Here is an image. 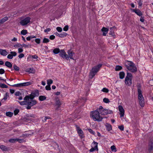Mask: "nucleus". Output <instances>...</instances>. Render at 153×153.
I'll return each mask as SVG.
<instances>
[{
    "mask_svg": "<svg viewBox=\"0 0 153 153\" xmlns=\"http://www.w3.org/2000/svg\"><path fill=\"white\" fill-rule=\"evenodd\" d=\"M91 117L94 121H101L103 119V118L100 115L99 112L96 110L92 111Z\"/></svg>",
    "mask_w": 153,
    "mask_h": 153,
    "instance_id": "nucleus-1",
    "label": "nucleus"
},
{
    "mask_svg": "<svg viewBox=\"0 0 153 153\" xmlns=\"http://www.w3.org/2000/svg\"><path fill=\"white\" fill-rule=\"evenodd\" d=\"M102 65L101 64L98 65L97 66L94 67L92 68L90 73V77L92 79L95 75L96 73L99 71Z\"/></svg>",
    "mask_w": 153,
    "mask_h": 153,
    "instance_id": "nucleus-2",
    "label": "nucleus"
},
{
    "mask_svg": "<svg viewBox=\"0 0 153 153\" xmlns=\"http://www.w3.org/2000/svg\"><path fill=\"white\" fill-rule=\"evenodd\" d=\"M132 74L129 73L127 72V76L125 79V83L126 85L130 86L132 84Z\"/></svg>",
    "mask_w": 153,
    "mask_h": 153,
    "instance_id": "nucleus-3",
    "label": "nucleus"
},
{
    "mask_svg": "<svg viewBox=\"0 0 153 153\" xmlns=\"http://www.w3.org/2000/svg\"><path fill=\"white\" fill-rule=\"evenodd\" d=\"M137 88L138 99L139 100H142L144 98L142 94V91L141 90V85L140 83H138L137 84Z\"/></svg>",
    "mask_w": 153,
    "mask_h": 153,
    "instance_id": "nucleus-4",
    "label": "nucleus"
},
{
    "mask_svg": "<svg viewBox=\"0 0 153 153\" xmlns=\"http://www.w3.org/2000/svg\"><path fill=\"white\" fill-rule=\"evenodd\" d=\"M125 64L128 70H131V71L134 70V69H133L134 70H132L131 69V67L132 65H134V64L132 62L127 60L125 62Z\"/></svg>",
    "mask_w": 153,
    "mask_h": 153,
    "instance_id": "nucleus-5",
    "label": "nucleus"
},
{
    "mask_svg": "<svg viewBox=\"0 0 153 153\" xmlns=\"http://www.w3.org/2000/svg\"><path fill=\"white\" fill-rule=\"evenodd\" d=\"M30 17H27L22 20L20 22V24L22 26H25L30 22Z\"/></svg>",
    "mask_w": 153,
    "mask_h": 153,
    "instance_id": "nucleus-6",
    "label": "nucleus"
},
{
    "mask_svg": "<svg viewBox=\"0 0 153 153\" xmlns=\"http://www.w3.org/2000/svg\"><path fill=\"white\" fill-rule=\"evenodd\" d=\"M59 55L64 59H65L67 60H68L69 59L68 56L66 54L64 50H61L60 51Z\"/></svg>",
    "mask_w": 153,
    "mask_h": 153,
    "instance_id": "nucleus-7",
    "label": "nucleus"
},
{
    "mask_svg": "<svg viewBox=\"0 0 153 153\" xmlns=\"http://www.w3.org/2000/svg\"><path fill=\"white\" fill-rule=\"evenodd\" d=\"M30 95L31 97V100L33 99L36 96H38L39 95L38 90H36L32 92Z\"/></svg>",
    "mask_w": 153,
    "mask_h": 153,
    "instance_id": "nucleus-8",
    "label": "nucleus"
},
{
    "mask_svg": "<svg viewBox=\"0 0 153 153\" xmlns=\"http://www.w3.org/2000/svg\"><path fill=\"white\" fill-rule=\"evenodd\" d=\"M119 110L120 111V117H122L124 116V110L123 107L121 105L118 106Z\"/></svg>",
    "mask_w": 153,
    "mask_h": 153,
    "instance_id": "nucleus-9",
    "label": "nucleus"
},
{
    "mask_svg": "<svg viewBox=\"0 0 153 153\" xmlns=\"http://www.w3.org/2000/svg\"><path fill=\"white\" fill-rule=\"evenodd\" d=\"M35 116L33 114H28L26 115L25 117V119L26 120H31V118H30V117L35 118Z\"/></svg>",
    "mask_w": 153,
    "mask_h": 153,
    "instance_id": "nucleus-10",
    "label": "nucleus"
},
{
    "mask_svg": "<svg viewBox=\"0 0 153 153\" xmlns=\"http://www.w3.org/2000/svg\"><path fill=\"white\" fill-rule=\"evenodd\" d=\"M77 130L81 138H82L83 137V133L82 131L77 126Z\"/></svg>",
    "mask_w": 153,
    "mask_h": 153,
    "instance_id": "nucleus-11",
    "label": "nucleus"
},
{
    "mask_svg": "<svg viewBox=\"0 0 153 153\" xmlns=\"http://www.w3.org/2000/svg\"><path fill=\"white\" fill-rule=\"evenodd\" d=\"M116 29V27H111L110 30L109 34L111 35L112 36H115L114 31Z\"/></svg>",
    "mask_w": 153,
    "mask_h": 153,
    "instance_id": "nucleus-12",
    "label": "nucleus"
},
{
    "mask_svg": "<svg viewBox=\"0 0 153 153\" xmlns=\"http://www.w3.org/2000/svg\"><path fill=\"white\" fill-rule=\"evenodd\" d=\"M37 103V102L36 100H31V102H27V105H30L31 106H32L35 105Z\"/></svg>",
    "mask_w": 153,
    "mask_h": 153,
    "instance_id": "nucleus-13",
    "label": "nucleus"
},
{
    "mask_svg": "<svg viewBox=\"0 0 153 153\" xmlns=\"http://www.w3.org/2000/svg\"><path fill=\"white\" fill-rule=\"evenodd\" d=\"M153 149V143L151 141L149 142L148 145V151L149 152H151Z\"/></svg>",
    "mask_w": 153,
    "mask_h": 153,
    "instance_id": "nucleus-14",
    "label": "nucleus"
},
{
    "mask_svg": "<svg viewBox=\"0 0 153 153\" xmlns=\"http://www.w3.org/2000/svg\"><path fill=\"white\" fill-rule=\"evenodd\" d=\"M101 31L103 32L102 35L104 36H105L106 34L108 33V29L107 28L103 27Z\"/></svg>",
    "mask_w": 153,
    "mask_h": 153,
    "instance_id": "nucleus-15",
    "label": "nucleus"
},
{
    "mask_svg": "<svg viewBox=\"0 0 153 153\" xmlns=\"http://www.w3.org/2000/svg\"><path fill=\"white\" fill-rule=\"evenodd\" d=\"M25 71L27 72H28L29 73H35V70H34L33 68H29L26 70Z\"/></svg>",
    "mask_w": 153,
    "mask_h": 153,
    "instance_id": "nucleus-16",
    "label": "nucleus"
},
{
    "mask_svg": "<svg viewBox=\"0 0 153 153\" xmlns=\"http://www.w3.org/2000/svg\"><path fill=\"white\" fill-rule=\"evenodd\" d=\"M133 10L137 15L139 16H141L142 15V12L138 9H133Z\"/></svg>",
    "mask_w": 153,
    "mask_h": 153,
    "instance_id": "nucleus-17",
    "label": "nucleus"
},
{
    "mask_svg": "<svg viewBox=\"0 0 153 153\" xmlns=\"http://www.w3.org/2000/svg\"><path fill=\"white\" fill-rule=\"evenodd\" d=\"M7 52L5 50H0V54L1 55L4 56H5L7 54Z\"/></svg>",
    "mask_w": 153,
    "mask_h": 153,
    "instance_id": "nucleus-18",
    "label": "nucleus"
},
{
    "mask_svg": "<svg viewBox=\"0 0 153 153\" xmlns=\"http://www.w3.org/2000/svg\"><path fill=\"white\" fill-rule=\"evenodd\" d=\"M8 20V18L7 16L1 19H0V25L3 24Z\"/></svg>",
    "mask_w": 153,
    "mask_h": 153,
    "instance_id": "nucleus-19",
    "label": "nucleus"
},
{
    "mask_svg": "<svg viewBox=\"0 0 153 153\" xmlns=\"http://www.w3.org/2000/svg\"><path fill=\"white\" fill-rule=\"evenodd\" d=\"M56 105L57 106V108L56 109V110L58 109V108L60 107L61 105V103L59 101V99H57L56 101L55 102Z\"/></svg>",
    "mask_w": 153,
    "mask_h": 153,
    "instance_id": "nucleus-20",
    "label": "nucleus"
},
{
    "mask_svg": "<svg viewBox=\"0 0 153 153\" xmlns=\"http://www.w3.org/2000/svg\"><path fill=\"white\" fill-rule=\"evenodd\" d=\"M131 69L132 70H134L133 69H134V70L133 71H131V70H129V71H130L131 72L133 73H135L137 71V68H136V66H135V64H134V65H132L131 67Z\"/></svg>",
    "mask_w": 153,
    "mask_h": 153,
    "instance_id": "nucleus-21",
    "label": "nucleus"
},
{
    "mask_svg": "<svg viewBox=\"0 0 153 153\" xmlns=\"http://www.w3.org/2000/svg\"><path fill=\"white\" fill-rule=\"evenodd\" d=\"M105 126L107 130L108 131H110L112 130V127L111 125L108 123H106L105 125Z\"/></svg>",
    "mask_w": 153,
    "mask_h": 153,
    "instance_id": "nucleus-22",
    "label": "nucleus"
},
{
    "mask_svg": "<svg viewBox=\"0 0 153 153\" xmlns=\"http://www.w3.org/2000/svg\"><path fill=\"white\" fill-rule=\"evenodd\" d=\"M97 143L94 141L93 143L91 144V146L92 147L95 148L97 149V151L98 150V148L97 147Z\"/></svg>",
    "mask_w": 153,
    "mask_h": 153,
    "instance_id": "nucleus-23",
    "label": "nucleus"
},
{
    "mask_svg": "<svg viewBox=\"0 0 153 153\" xmlns=\"http://www.w3.org/2000/svg\"><path fill=\"white\" fill-rule=\"evenodd\" d=\"M68 53L69 57L72 59H73V56L74 55L75 53H74L70 51H68Z\"/></svg>",
    "mask_w": 153,
    "mask_h": 153,
    "instance_id": "nucleus-24",
    "label": "nucleus"
},
{
    "mask_svg": "<svg viewBox=\"0 0 153 153\" xmlns=\"http://www.w3.org/2000/svg\"><path fill=\"white\" fill-rule=\"evenodd\" d=\"M119 75L120 79H122L124 77L125 74L124 72L122 71L120 72Z\"/></svg>",
    "mask_w": 153,
    "mask_h": 153,
    "instance_id": "nucleus-25",
    "label": "nucleus"
},
{
    "mask_svg": "<svg viewBox=\"0 0 153 153\" xmlns=\"http://www.w3.org/2000/svg\"><path fill=\"white\" fill-rule=\"evenodd\" d=\"M106 111L107 109H103L102 110L100 111L99 113L102 115H105L107 114Z\"/></svg>",
    "mask_w": 153,
    "mask_h": 153,
    "instance_id": "nucleus-26",
    "label": "nucleus"
},
{
    "mask_svg": "<svg viewBox=\"0 0 153 153\" xmlns=\"http://www.w3.org/2000/svg\"><path fill=\"white\" fill-rule=\"evenodd\" d=\"M5 65L9 68H12V65L11 63L8 61H6L5 62Z\"/></svg>",
    "mask_w": 153,
    "mask_h": 153,
    "instance_id": "nucleus-27",
    "label": "nucleus"
},
{
    "mask_svg": "<svg viewBox=\"0 0 153 153\" xmlns=\"http://www.w3.org/2000/svg\"><path fill=\"white\" fill-rule=\"evenodd\" d=\"M8 85L12 86L14 87H22V83L15 84L13 85H10L9 84L7 83Z\"/></svg>",
    "mask_w": 153,
    "mask_h": 153,
    "instance_id": "nucleus-28",
    "label": "nucleus"
},
{
    "mask_svg": "<svg viewBox=\"0 0 153 153\" xmlns=\"http://www.w3.org/2000/svg\"><path fill=\"white\" fill-rule=\"evenodd\" d=\"M31 84L32 82H30L22 83V87L28 86L30 85Z\"/></svg>",
    "mask_w": 153,
    "mask_h": 153,
    "instance_id": "nucleus-29",
    "label": "nucleus"
},
{
    "mask_svg": "<svg viewBox=\"0 0 153 153\" xmlns=\"http://www.w3.org/2000/svg\"><path fill=\"white\" fill-rule=\"evenodd\" d=\"M46 98V97L44 96H40L39 97V100L41 101H42L45 100Z\"/></svg>",
    "mask_w": 153,
    "mask_h": 153,
    "instance_id": "nucleus-30",
    "label": "nucleus"
},
{
    "mask_svg": "<svg viewBox=\"0 0 153 153\" xmlns=\"http://www.w3.org/2000/svg\"><path fill=\"white\" fill-rule=\"evenodd\" d=\"M60 49L58 48H56L53 50V52L55 54H57L59 53Z\"/></svg>",
    "mask_w": 153,
    "mask_h": 153,
    "instance_id": "nucleus-31",
    "label": "nucleus"
},
{
    "mask_svg": "<svg viewBox=\"0 0 153 153\" xmlns=\"http://www.w3.org/2000/svg\"><path fill=\"white\" fill-rule=\"evenodd\" d=\"M139 100V104H140V106L141 107H143L144 106V104H145V102H144V100Z\"/></svg>",
    "mask_w": 153,
    "mask_h": 153,
    "instance_id": "nucleus-32",
    "label": "nucleus"
},
{
    "mask_svg": "<svg viewBox=\"0 0 153 153\" xmlns=\"http://www.w3.org/2000/svg\"><path fill=\"white\" fill-rule=\"evenodd\" d=\"M122 69V67L120 65H117L115 67V70L116 71H118L121 70Z\"/></svg>",
    "mask_w": 153,
    "mask_h": 153,
    "instance_id": "nucleus-33",
    "label": "nucleus"
},
{
    "mask_svg": "<svg viewBox=\"0 0 153 153\" xmlns=\"http://www.w3.org/2000/svg\"><path fill=\"white\" fill-rule=\"evenodd\" d=\"M67 35V33H66L63 32L62 33L59 34V37H64L65 36H66Z\"/></svg>",
    "mask_w": 153,
    "mask_h": 153,
    "instance_id": "nucleus-34",
    "label": "nucleus"
},
{
    "mask_svg": "<svg viewBox=\"0 0 153 153\" xmlns=\"http://www.w3.org/2000/svg\"><path fill=\"white\" fill-rule=\"evenodd\" d=\"M0 148L3 151H5L7 150V149L4 146L1 145L0 146Z\"/></svg>",
    "mask_w": 153,
    "mask_h": 153,
    "instance_id": "nucleus-35",
    "label": "nucleus"
},
{
    "mask_svg": "<svg viewBox=\"0 0 153 153\" xmlns=\"http://www.w3.org/2000/svg\"><path fill=\"white\" fill-rule=\"evenodd\" d=\"M31 97L30 96H30L28 95L26 96L24 98V100L25 101H28L30 99H31Z\"/></svg>",
    "mask_w": 153,
    "mask_h": 153,
    "instance_id": "nucleus-36",
    "label": "nucleus"
},
{
    "mask_svg": "<svg viewBox=\"0 0 153 153\" xmlns=\"http://www.w3.org/2000/svg\"><path fill=\"white\" fill-rule=\"evenodd\" d=\"M6 115L7 116L11 117L13 115V113L10 112H7L6 113Z\"/></svg>",
    "mask_w": 153,
    "mask_h": 153,
    "instance_id": "nucleus-37",
    "label": "nucleus"
},
{
    "mask_svg": "<svg viewBox=\"0 0 153 153\" xmlns=\"http://www.w3.org/2000/svg\"><path fill=\"white\" fill-rule=\"evenodd\" d=\"M0 87L2 88H7L8 86L4 84L0 83Z\"/></svg>",
    "mask_w": 153,
    "mask_h": 153,
    "instance_id": "nucleus-38",
    "label": "nucleus"
},
{
    "mask_svg": "<svg viewBox=\"0 0 153 153\" xmlns=\"http://www.w3.org/2000/svg\"><path fill=\"white\" fill-rule=\"evenodd\" d=\"M50 41L47 38H44L43 40V43H47Z\"/></svg>",
    "mask_w": 153,
    "mask_h": 153,
    "instance_id": "nucleus-39",
    "label": "nucleus"
},
{
    "mask_svg": "<svg viewBox=\"0 0 153 153\" xmlns=\"http://www.w3.org/2000/svg\"><path fill=\"white\" fill-rule=\"evenodd\" d=\"M9 142L11 143H14L17 141V138L11 139L9 140Z\"/></svg>",
    "mask_w": 153,
    "mask_h": 153,
    "instance_id": "nucleus-40",
    "label": "nucleus"
},
{
    "mask_svg": "<svg viewBox=\"0 0 153 153\" xmlns=\"http://www.w3.org/2000/svg\"><path fill=\"white\" fill-rule=\"evenodd\" d=\"M21 34L23 35H25L27 33V31L26 30H23L21 31Z\"/></svg>",
    "mask_w": 153,
    "mask_h": 153,
    "instance_id": "nucleus-41",
    "label": "nucleus"
},
{
    "mask_svg": "<svg viewBox=\"0 0 153 153\" xmlns=\"http://www.w3.org/2000/svg\"><path fill=\"white\" fill-rule=\"evenodd\" d=\"M22 48L25 47V48H29V47H30L31 46V45H29V44H28V45H26V44H23L22 45Z\"/></svg>",
    "mask_w": 153,
    "mask_h": 153,
    "instance_id": "nucleus-42",
    "label": "nucleus"
},
{
    "mask_svg": "<svg viewBox=\"0 0 153 153\" xmlns=\"http://www.w3.org/2000/svg\"><path fill=\"white\" fill-rule=\"evenodd\" d=\"M53 82V81L51 79H49L47 80V83L48 85H50Z\"/></svg>",
    "mask_w": 153,
    "mask_h": 153,
    "instance_id": "nucleus-43",
    "label": "nucleus"
},
{
    "mask_svg": "<svg viewBox=\"0 0 153 153\" xmlns=\"http://www.w3.org/2000/svg\"><path fill=\"white\" fill-rule=\"evenodd\" d=\"M13 68L14 70L16 71H19V68L15 64L13 65Z\"/></svg>",
    "mask_w": 153,
    "mask_h": 153,
    "instance_id": "nucleus-44",
    "label": "nucleus"
},
{
    "mask_svg": "<svg viewBox=\"0 0 153 153\" xmlns=\"http://www.w3.org/2000/svg\"><path fill=\"white\" fill-rule=\"evenodd\" d=\"M18 102L21 105H24L27 104L26 103H27V102L26 101H22L21 102L18 101Z\"/></svg>",
    "mask_w": 153,
    "mask_h": 153,
    "instance_id": "nucleus-45",
    "label": "nucleus"
},
{
    "mask_svg": "<svg viewBox=\"0 0 153 153\" xmlns=\"http://www.w3.org/2000/svg\"><path fill=\"white\" fill-rule=\"evenodd\" d=\"M103 101L106 103H108L110 102L108 98H104L103 99Z\"/></svg>",
    "mask_w": 153,
    "mask_h": 153,
    "instance_id": "nucleus-46",
    "label": "nucleus"
},
{
    "mask_svg": "<svg viewBox=\"0 0 153 153\" xmlns=\"http://www.w3.org/2000/svg\"><path fill=\"white\" fill-rule=\"evenodd\" d=\"M111 149L112 151H114L115 152H116L117 151L116 147L114 145L111 146Z\"/></svg>",
    "mask_w": 153,
    "mask_h": 153,
    "instance_id": "nucleus-47",
    "label": "nucleus"
},
{
    "mask_svg": "<svg viewBox=\"0 0 153 153\" xmlns=\"http://www.w3.org/2000/svg\"><path fill=\"white\" fill-rule=\"evenodd\" d=\"M102 91L104 92L108 93L109 90L107 88H104L102 89Z\"/></svg>",
    "mask_w": 153,
    "mask_h": 153,
    "instance_id": "nucleus-48",
    "label": "nucleus"
},
{
    "mask_svg": "<svg viewBox=\"0 0 153 153\" xmlns=\"http://www.w3.org/2000/svg\"><path fill=\"white\" fill-rule=\"evenodd\" d=\"M45 89L47 90H51V88L50 87V85H48L46 86L45 87Z\"/></svg>",
    "mask_w": 153,
    "mask_h": 153,
    "instance_id": "nucleus-49",
    "label": "nucleus"
},
{
    "mask_svg": "<svg viewBox=\"0 0 153 153\" xmlns=\"http://www.w3.org/2000/svg\"><path fill=\"white\" fill-rule=\"evenodd\" d=\"M35 42L38 44H39L40 42V39H36L35 40Z\"/></svg>",
    "mask_w": 153,
    "mask_h": 153,
    "instance_id": "nucleus-50",
    "label": "nucleus"
},
{
    "mask_svg": "<svg viewBox=\"0 0 153 153\" xmlns=\"http://www.w3.org/2000/svg\"><path fill=\"white\" fill-rule=\"evenodd\" d=\"M19 112V110L18 109H15L14 111V114L15 115H16Z\"/></svg>",
    "mask_w": 153,
    "mask_h": 153,
    "instance_id": "nucleus-51",
    "label": "nucleus"
},
{
    "mask_svg": "<svg viewBox=\"0 0 153 153\" xmlns=\"http://www.w3.org/2000/svg\"><path fill=\"white\" fill-rule=\"evenodd\" d=\"M10 53L13 56H15L16 55L17 53L15 52L11 51L10 52Z\"/></svg>",
    "mask_w": 153,
    "mask_h": 153,
    "instance_id": "nucleus-52",
    "label": "nucleus"
},
{
    "mask_svg": "<svg viewBox=\"0 0 153 153\" xmlns=\"http://www.w3.org/2000/svg\"><path fill=\"white\" fill-rule=\"evenodd\" d=\"M88 131L91 134L94 135L95 132L93 131L91 129L89 128L88 129Z\"/></svg>",
    "mask_w": 153,
    "mask_h": 153,
    "instance_id": "nucleus-53",
    "label": "nucleus"
},
{
    "mask_svg": "<svg viewBox=\"0 0 153 153\" xmlns=\"http://www.w3.org/2000/svg\"><path fill=\"white\" fill-rule=\"evenodd\" d=\"M5 73V71L2 68L0 69V74H2Z\"/></svg>",
    "mask_w": 153,
    "mask_h": 153,
    "instance_id": "nucleus-54",
    "label": "nucleus"
},
{
    "mask_svg": "<svg viewBox=\"0 0 153 153\" xmlns=\"http://www.w3.org/2000/svg\"><path fill=\"white\" fill-rule=\"evenodd\" d=\"M118 128L121 131H123L124 130V126L123 125H121L118 126Z\"/></svg>",
    "mask_w": 153,
    "mask_h": 153,
    "instance_id": "nucleus-55",
    "label": "nucleus"
},
{
    "mask_svg": "<svg viewBox=\"0 0 153 153\" xmlns=\"http://www.w3.org/2000/svg\"><path fill=\"white\" fill-rule=\"evenodd\" d=\"M68 29V25L65 26L63 28V30L65 31H67Z\"/></svg>",
    "mask_w": 153,
    "mask_h": 153,
    "instance_id": "nucleus-56",
    "label": "nucleus"
},
{
    "mask_svg": "<svg viewBox=\"0 0 153 153\" xmlns=\"http://www.w3.org/2000/svg\"><path fill=\"white\" fill-rule=\"evenodd\" d=\"M103 109V107L102 106H100L99 108L97 109L96 111H97L99 112L100 111L102 110Z\"/></svg>",
    "mask_w": 153,
    "mask_h": 153,
    "instance_id": "nucleus-57",
    "label": "nucleus"
},
{
    "mask_svg": "<svg viewBox=\"0 0 153 153\" xmlns=\"http://www.w3.org/2000/svg\"><path fill=\"white\" fill-rule=\"evenodd\" d=\"M56 30L59 32H61L62 30V28L60 27H57Z\"/></svg>",
    "mask_w": 153,
    "mask_h": 153,
    "instance_id": "nucleus-58",
    "label": "nucleus"
},
{
    "mask_svg": "<svg viewBox=\"0 0 153 153\" xmlns=\"http://www.w3.org/2000/svg\"><path fill=\"white\" fill-rule=\"evenodd\" d=\"M95 150H97V149H95V148H93V147H92L90 150V152H94V151H95Z\"/></svg>",
    "mask_w": 153,
    "mask_h": 153,
    "instance_id": "nucleus-59",
    "label": "nucleus"
},
{
    "mask_svg": "<svg viewBox=\"0 0 153 153\" xmlns=\"http://www.w3.org/2000/svg\"><path fill=\"white\" fill-rule=\"evenodd\" d=\"M24 140L23 139H19L18 138H17V141L19 143H21L23 142Z\"/></svg>",
    "mask_w": 153,
    "mask_h": 153,
    "instance_id": "nucleus-60",
    "label": "nucleus"
},
{
    "mask_svg": "<svg viewBox=\"0 0 153 153\" xmlns=\"http://www.w3.org/2000/svg\"><path fill=\"white\" fill-rule=\"evenodd\" d=\"M143 1L141 0H140L138 1V4L139 6H141L142 4Z\"/></svg>",
    "mask_w": 153,
    "mask_h": 153,
    "instance_id": "nucleus-61",
    "label": "nucleus"
},
{
    "mask_svg": "<svg viewBox=\"0 0 153 153\" xmlns=\"http://www.w3.org/2000/svg\"><path fill=\"white\" fill-rule=\"evenodd\" d=\"M7 58L9 59H12L13 58V56L11 54H9L7 56Z\"/></svg>",
    "mask_w": 153,
    "mask_h": 153,
    "instance_id": "nucleus-62",
    "label": "nucleus"
},
{
    "mask_svg": "<svg viewBox=\"0 0 153 153\" xmlns=\"http://www.w3.org/2000/svg\"><path fill=\"white\" fill-rule=\"evenodd\" d=\"M21 94L19 91L16 92L15 94L16 96H19Z\"/></svg>",
    "mask_w": 153,
    "mask_h": 153,
    "instance_id": "nucleus-63",
    "label": "nucleus"
},
{
    "mask_svg": "<svg viewBox=\"0 0 153 153\" xmlns=\"http://www.w3.org/2000/svg\"><path fill=\"white\" fill-rule=\"evenodd\" d=\"M55 38V36L53 35H51L50 36L49 38L51 40H53Z\"/></svg>",
    "mask_w": 153,
    "mask_h": 153,
    "instance_id": "nucleus-64",
    "label": "nucleus"
}]
</instances>
